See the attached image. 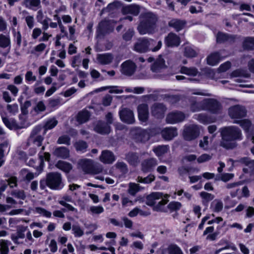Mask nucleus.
Returning <instances> with one entry per match:
<instances>
[{
  "label": "nucleus",
  "instance_id": "f257e3e1",
  "mask_svg": "<svg viewBox=\"0 0 254 254\" xmlns=\"http://www.w3.org/2000/svg\"><path fill=\"white\" fill-rule=\"evenodd\" d=\"M222 140L220 145L226 149H233L237 145L236 140H241L243 134L241 129L237 127L231 126L221 129Z\"/></svg>",
  "mask_w": 254,
  "mask_h": 254
},
{
  "label": "nucleus",
  "instance_id": "f03ea898",
  "mask_svg": "<svg viewBox=\"0 0 254 254\" xmlns=\"http://www.w3.org/2000/svg\"><path fill=\"white\" fill-rule=\"evenodd\" d=\"M139 18L137 30L141 35L150 34L155 31L158 20L156 14L150 11L142 13Z\"/></svg>",
  "mask_w": 254,
  "mask_h": 254
},
{
  "label": "nucleus",
  "instance_id": "7ed1b4c3",
  "mask_svg": "<svg viewBox=\"0 0 254 254\" xmlns=\"http://www.w3.org/2000/svg\"><path fill=\"white\" fill-rule=\"evenodd\" d=\"M169 195L161 192H153L147 195L146 204L152 207L155 211L166 212L165 206L168 202Z\"/></svg>",
  "mask_w": 254,
  "mask_h": 254
},
{
  "label": "nucleus",
  "instance_id": "20e7f679",
  "mask_svg": "<svg viewBox=\"0 0 254 254\" xmlns=\"http://www.w3.org/2000/svg\"><path fill=\"white\" fill-rule=\"evenodd\" d=\"M40 130V127H35L28 139L27 144L30 147V153L31 155L35 154L37 152V148L42 145L44 137L39 134Z\"/></svg>",
  "mask_w": 254,
  "mask_h": 254
},
{
  "label": "nucleus",
  "instance_id": "39448f33",
  "mask_svg": "<svg viewBox=\"0 0 254 254\" xmlns=\"http://www.w3.org/2000/svg\"><path fill=\"white\" fill-rule=\"evenodd\" d=\"M47 186L52 190H60L64 187L62 175L57 172L49 173L46 176Z\"/></svg>",
  "mask_w": 254,
  "mask_h": 254
},
{
  "label": "nucleus",
  "instance_id": "423d86ee",
  "mask_svg": "<svg viewBox=\"0 0 254 254\" xmlns=\"http://www.w3.org/2000/svg\"><path fill=\"white\" fill-rule=\"evenodd\" d=\"M200 134L199 128L196 125H190L185 127L184 130V138L187 140H191L197 137Z\"/></svg>",
  "mask_w": 254,
  "mask_h": 254
},
{
  "label": "nucleus",
  "instance_id": "0eeeda50",
  "mask_svg": "<svg viewBox=\"0 0 254 254\" xmlns=\"http://www.w3.org/2000/svg\"><path fill=\"white\" fill-rule=\"evenodd\" d=\"M228 113L231 119L237 120L246 115V110L244 107L238 105L229 108Z\"/></svg>",
  "mask_w": 254,
  "mask_h": 254
},
{
  "label": "nucleus",
  "instance_id": "6e6552de",
  "mask_svg": "<svg viewBox=\"0 0 254 254\" xmlns=\"http://www.w3.org/2000/svg\"><path fill=\"white\" fill-rule=\"evenodd\" d=\"M131 134L134 139L138 142H144L149 139L148 132L140 128H135L131 130Z\"/></svg>",
  "mask_w": 254,
  "mask_h": 254
},
{
  "label": "nucleus",
  "instance_id": "1a4fd4ad",
  "mask_svg": "<svg viewBox=\"0 0 254 254\" xmlns=\"http://www.w3.org/2000/svg\"><path fill=\"white\" fill-rule=\"evenodd\" d=\"M185 118V115L181 112H172L169 113L166 117V122L169 124H176L183 121Z\"/></svg>",
  "mask_w": 254,
  "mask_h": 254
},
{
  "label": "nucleus",
  "instance_id": "9d476101",
  "mask_svg": "<svg viewBox=\"0 0 254 254\" xmlns=\"http://www.w3.org/2000/svg\"><path fill=\"white\" fill-rule=\"evenodd\" d=\"M121 120L127 124H132L134 122V116L133 112L128 109L124 108L120 112Z\"/></svg>",
  "mask_w": 254,
  "mask_h": 254
},
{
  "label": "nucleus",
  "instance_id": "9b49d317",
  "mask_svg": "<svg viewBox=\"0 0 254 254\" xmlns=\"http://www.w3.org/2000/svg\"><path fill=\"white\" fill-rule=\"evenodd\" d=\"M93 160L84 158L80 159L77 162L78 168L82 170L85 173L89 174L93 166Z\"/></svg>",
  "mask_w": 254,
  "mask_h": 254
},
{
  "label": "nucleus",
  "instance_id": "f8f14e48",
  "mask_svg": "<svg viewBox=\"0 0 254 254\" xmlns=\"http://www.w3.org/2000/svg\"><path fill=\"white\" fill-rule=\"evenodd\" d=\"M121 72L126 75H131L135 71L136 66L135 64L131 61L128 60L122 64Z\"/></svg>",
  "mask_w": 254,
  "mask_h": 254
},
{
  "label": "nucleus",
  "instance_id": "ddd939ff",
  "mask_svg": "<svg viewBox=\"0 0 254 254\" xmlns=\"http://www.w3.org/2000/svg\"><path fill=\"white\" fill-rule=\"evenodd\" d=\"M134 50L138 53L148 52L147 38H142L137 40L134 45Z\"/></svg>",
  "mask_w": 254,
  "mask_h": 254
},
{
  "label": "nucleus",
  "instance_id": "4468645a",
  "mask_svg": "<svg viewBox=\"0 0 254 254\" xmlns=\"http://www.w3.org/2000/svg\"><path fill=\"white\" fill-rule=\"evenodd\" d=\"M110 23L111 21H110L104 20L99 24L97 31V36L98 37H102L106 33L112 31L113 28L110 29L109 27Z\"/></svg>",
  "mask_w": 254,
  "mask_h": 254
},
{
  "label": "nucleus",
  "instance_id": "2eb2a0df",
  "mask_svg": "<svg viewBox=\"0 0 254 254\" xmlns=\"http://www.w3.org/2000/svg\"><path fill=\"white\" fill-rule=\"evenodd\" d=\"M166 67L167 65L165 64V60L161 57H159L152 64L151 70L153 72L158 73L161 72Z\"/></svg>",
  "mask_w": 254,
  "mask_h": 254
},
{
  "label": "nucleus",
  "instance_id": "dca6fc26",
  "mask_svg": "<svg viewBox=\"0 0 254 254\" xmlns=\"http://www.w3.org/2000/svg\"><path fill=\"white\" fill-rule=\"evenodd\" d=\"M100 160L105 164H111L115 161V156L113 153L109 150H103L99 157Z\"/></svg>",
  "mask_w": 254,
  "mask_h": 254
},
{
  "label": "nucleus",
  "instance_id": "f3484780",
  "mask_svg": "<svg viewBox=\"0 0 254 254\" xmlns=\"http://www.w3.org/2000/svg\"><path fill=\"white\" fill-rule=\"evenodd\" d=\"M137 111L139 120L142 122H145L149 116L148 106L145 104L139 105L137 108Z\"/></svg>",
  "mask_w": 254,
  "mask_h": 254
},
{
  "label": "nucleus",
  "instance_id": "a211bd4d",
  "mask_svg": "<svg viewBox=\"0 0 254 254\" xmlns=\"http://www.w3.org/2000/svg\"><path fill=\"white\" fill-rule=\"evenodd\" d=\"M157 165V161L155 158L144 160L141 163V170L144 172L151 171Z\"/></svg>",
  "mask_w": 254,
  "mask_h": 254
},
{
  "label": "nucleus",
  "instance_id": "6ab92c4d",
  "mask_svg": "<svg viewBox=\"0 0 254 254\" xmlns=\"http://www.w3.org/2000/svg\"><path fill=\"white\" fill-rule=\"evenodd\" d=\"M166 108L162 104H155L151 108V114L154 117L159 118L163 117Z\"/></svg>",
  "mask_w": 254,
  "mask_h": 254
},
{
  "label": "nucleus",
  "instance_id": "aec40b11",
  "mask_svg": "<svg viewBox=\"0 0 254 254\" xmlns=\"http://www.w3.org/2000/svg\"><path fill=\"white\" fill-rule=\"evenodd\" d=\"M162 136L164 139L170 140L178 135L177 129L174 127H166L161 132Z\"/></svg>",
  "mask_w": 254,
  "mask_h": 254
},
{
  "label": "nucleus",
  "instance_id": "412c9836",
  "mask_svg": "<svg viewBox=\"0 0 254 254\" xmlns=\"http://www.w3.org/2000/svg\"><path fill=\"white\" fill-rule=\"evenodd\" d=\"M113 60V56L109 53L98 54L97 55V61L98 63L105 65L110 64Z\"/></svg>",
  "mask_w": 254,
  "mask_h": 254
},
{
  "label": "nucleus",
  "instance_id": "4be33fe9",
  "mask_svg": "<svg viewBox=\"0 0 254 254\" xmlns=\"http://www.w3.org/2000/svg\"><path fill=\"white\" fill-rule=\"evenodd\" d=\"M165 43L168 46H178L180 43V40L177 35L171 33L166 38Z\"/></svg>",
  "mask_w": 254,
  "mask_h": 254
},
{
  "label": "nucleus",
  "instance_id": "5701e85b",
  "mask_svg": "<svg viewBox=\"0 0 254 254\" xmlns=\"http://www.w3.org/2000/svg\"><path fill=\"white\" fill-rule=\"evenodd\" d=\"M139 11V6L135 4H130L124 7L122 9V12L124 14H131L133 15H137Z\"/></svg>",
  "mask_w": 254,
  "mask_h": 254
},
{
  "label": "nucleus",
  "instance_id": "b1692460",
  "mask_svg": "<svg viewBox=\"0 0 254 254\" xmlns=\"http://www.w3.org/2000/svg\"><path fill=\"white\" fill-rule=\"evenodd\" d=\"M96 132L101 134H108L110 132V127L108 124L99 122L94 127Z\"/></svg>",
  "mask_w": 254,
  "mask_h": 254
},
{
  "label": "nucleus",
  "instance_id": "393cba45",
  "mask_svg": "<svg viewBox=\"0 0 254 254\" xmlns=\"http://www.w3.org/2000/svg\"><path fill=\"white\" fill-rule=\"evenodd\" d=\"M162 45V43L161 41H156L152 39L147 38L148 51L156 52L161 48Z\"/></svg>",
  "mask_w": 254,
  "mask_h": 254
},
{
  "label": "nucleus",
  "instance_id": "a878e982",
  "mask_svg": "<svg viewBox=\"0 0 254 254\" xmlns=\"http://www.w3.org/2000/svg\"><path fill=\"white\" fill-rule=\"evenodd\" d=\"M208 110L213 113H218L221 107L220 103L215 100L209 99L207 101Z\"/></svg>",
  "mask_w": 254,
  "mask_h": 254
},
{
  "label": "nucleus",
  "instance_id": "bb28decb",
  "mask_svg": "<svg viewBox=\"0 0 254 254\" xmlns=\"http://www.w3.org/2000/svg\"><path fill=\"white\" fill-rule=\"evenodd\" d=\"M24 3L26 7L34 10L41 7V0H24Z\"/></svg>",
  "mask_w": 254,
  "mask_h": 254
},
{
  "label": "nucleus",
  "instance_id": "cd10ccee",
  "mask_svg": "<svg viewBox=\"0 0 254 254\" xmlns=\"http://www.w3.org/2000/svg\"><path fill=\"white\" fill-rule=\"evenodd\" d=\"M90 113L87 110H82L78 113L76 116V121L80 124H83L88 121Z\"/></svg>",
  "mask_w": 254,
  "mask_h": 254
},
{
  "label": "nucleus",
  "instance_id": "c85d7f7f",
  "mask_svg": "<svg viewBox=\"0 0 254 254\" xmlns=\"http://www.w3.org/2000/svg\"><path fill=\"white\" fill-rule=\"evenodd\" d=\"M207 63L209 65L214 66L216 65L221 60L220 56L218 53H213L207 58Z\"/></svg>",
  "mask_w": 254,
  "mask_h": 254
},
{
  "label": "nucleus",
  "instance_id": "c756f323",
  "mask_svg": "<svg viewBox=\"0 0 254 254\" xmlns=\"http://www.w3.org/2000/svg\"><path fill=\"white\" fill-rule=\"evenodd\" d=\"M104 211V208L101 205L90 206L88 210V213L92 216H98Z\"/></svg>",
  "mask_w": 254,
  "mask_h": 254
},
{
  "label": "nucleus",
  "instance_id": "7c9ffc66",
  "mask_svg": "<svg viewBox=\"0 0 254 254\" xmlns=\"http://www.w3.org/2000/svg\"><path fill=\"white\" fill-rule=\"evenodd\" d=\"M11 41L9 35H4L0 34V47L1 48H6L10 47Z\"/></svg>",
  "mask_w": 254,
  "mask_h": 254
},
{
  "label": "nucleus",
  "instance_id": "2f4dec72",
  "mask_svg": "<svg viewBox=\"0 0 254 254\" xmlns=\"http://www.w3.org/2000/svg\"><path fill=\"white\" fill-rule=\"evenodd\" d=\"M194 118L203 124H208L214 122L215 121V119L208 117L205 115L202 114L195 115L194 116Z\"/></svg>",
  "mask_w": 254,
  "mask_h": 254
},
{
  "label": "nucleus",
  "instance_id": "473e14b6",
  "mask_svg": "<svg viewBox=\"0 0 254 254\" xmlns=\"http://www.w3.org/2000/svg\"><path fill=\"white\" fill-rule=\"evenodd\" d=\"M185 21L177 19H172L169 22V25L170 27H173L177 31L182 29L185 26Z\"/></svg>",
  "mask_w": 254,
  "mask_h": 254
},
{
  "label": "nucleus",
  "instance_id": "72a5a7b5",
  "mask_svg": "<svg viewBox=\"0 0 254 254\" xmlns=\"http://www.w3.org/2000/svg\"><path fill=\"white\" fill-rule=\"evenodd\" d=\"M54 154L62 158H66L69 155V151L64 147H60L55 149Z\"/></svg>",
  "mask_w": 254,
  "mask_h": 254
},
{
  "label": "nucleus",
  "instance_id": "f704fd0d",
  "mask_svg": "<svg viewBox=\"0 0 254 254\" xmlns=\"http://www.w3.org/2000/svg\"><path fill=\"white\" fill-rule=\"evenodd\" d=\"M143 189L139 184L130 183L128 185V193L131 195L134 196L136 193Z\"/></svg>",
  "mask_w": 254,
  "mask_h": 254
},
{
  "label": "nucleus",
  "instance_id": "c9c22d12",
  "mask_svg": "<svg viewBox=\"0 0 254 254\" xmlns=\"http://www.w3.org/2000/svg\"><path fill=\"white\" fill-rule=\"evenodd\" d=\"M126 159L132 166H136L139 163L138 156L136 153H128L126 156Z\"/></svg>",
  "mask_w": 254,
  "mask_h": 254
},
{
  "label": "nucleus",
  "instance_id": "e433bc0d",
  "mask_svg": "<svg viewBox=\"0 0 254 254\" xmlns=\"http://www.w3.org/2000/svg\"><path fill=\"white\" fill-rule=\"evenodd\" d=\"M56 166L59 169L66 173H68L72 169V166L70 163L63 161H59L56 164Z\"/></svg>",
  "mask_w": 254,
  "mask_h": 254
},
{
  "label": "nucleus",
  "instance_id": "4c0bfd02",
  "mask_svg": "<svg viewBox=\"0 0 254 254\" xmlns=\"http://www.w3.org/2000/svg\"><path fill=\"white\" fill-rule=\"evenodd\" d=\"M139 214L141 216H146L150 214V212L148 211H144L138 207H135L131 210L128 214L130 217H133Z\"/></svg>",
  "mask_w": 254,
  "mask_h": 254
},
{
  "label": "nucleus",
  "instance_id": "58836bf2",
  "mask_svg": "<svg viewBox=\"0 0 254 254\" xmlns=\"http://www.w3.org/2000/svg\"><path fill=\"white\" fill-rule=\"evenodd\" d=\"M169 150V147L167 145L158 146L154 148L153 150L158 157H160L166 154Z\"/></svg>",
  "mask_w": 254,
  "mask_h": 254
},
{
  "label": "nucleus",
  "instance_id": "ea45409f",
  "mask_svg": "<svg viewBox=\"0 0 254 254\" xmlns=\"http://www.w3.org/2000/svg\"><path fill=\"white\" fill-rule=\"evenodd\" d=\"M72 232L74 236L79 238L83 236L84 231L78 224H74L72 226Z\"/></svg>",
  "mask_w": 254,
  "mask_h": 254
},
{
  "label": "nucleus",
  "instance_id": "a19ab883",
  "mask_svg": "<svg viewBox=\"0 0 254 254\" xmlns=\"http://www.w3.org/2000/svg\"><path fill=\"white\" fill-rule=\"evenodd\" d=\"M181 72L182 73L186 74L190 76H195L198 73L197 69L196 68H188L186 66H183L181 68Z\"/></svg>",
  "mask_w": 254,
  "mask_h": 254
},
{
  "label": "nucleus",
  "instance_id": "79ce46f5",
  "mask_svg": "<svg viewBox=\"0 0 254 254\" xmlns=\"http://www.w3.org/2000/svg\"><path fill=\"white\" fill-rule=\"evenodd\" d=\"M74 146L76 151L83 153L86 151L88 145L86 142L79 140L74 143Z\"/></svg>",
  "mask_w": 254,
  "mask_h": 254
},
{
  "label": "nucleus",
  "instance_id": "37998d69",
  "mask_svg": "<svg viewBox=\"0 0 254 254\" xmlns=\"http://www.w3.org/2000/svg\"><path fill=\"white\" fill-rule=\"evenodd\" d=\"M33 211L35 213L47 218H50L52 216V213L51 212L42 207H36L34 208Z\"/></svg>",
  "mask_w": 254,
  "mask_h": 254
},
{
  "label": "nucleus",
  "instance_id": "c03bdc74",
  "mask_svg": "<svg viewBox=\"0 0 254 254\" xmlns=\"http://www.w3.org/2000/svg\"><path fill=\"white\" fill-rule=\"evenodd\" d=\"M211 207L213 211L218 212L221 211L223 208V204L222 201L216 199L214 200L211 203Z\"/></svg>",
  "mask_w": 254,
  "mask_h": 254
},
{
  "label": "nucleus",
  "instance_id": "a18cd8bd",
  "mask_svg": "<svg viewBox=\"0 0 254 254\" xmlns=\"http://www.w3.org/2000/svg\"><path fill=\"white\" fill-rule=\"evenodd\" d=\"M11 195L16 198L24 200L26 198L25 191L22 190H14L11 191Z\"/></svg>",
  "mask_w": 254,
  "mask_h": 254
},
{
  "label": "nucleus",
  "instance_id": "49530a36",
  "mask_svg": "<svg viewBox=\"0 0 254 254\" xmlns=\"http://www.w3.org/2000/svg\"><path fill=\"white\" fill-rule=\"evenodd\" d=\"M182 204L178 201H172L167 205V208L171 211H178L182 207Z\"/></svg>",
  "mask_w": 254,
  "mask_h": 254
},
{
  "label": "nucleus",
  "instance_id": "de8ad7c7",
  "mask_svg": "<svg viewBox=\"0 0 254 254\" xmlns=\"http://www.w3.org/2000/svg\"><path fill=\"white\" fill-rule=\"evenodd\" d=\"M155 178V177L153 175L150 174L145 178H142L141 177L138 176L136 179V181L138 182L141 183L150 184L154 181Z\"/></svg>",
  "mask_w": 254,
  "mask_h": 254
},
{
  "label": "nucleus",
  "instance_id": "09e8293b",
  "mask_svg": "<svg viewBox=\"0 0 254 254\" xmlns=\"http://www.w3.org/2000/svg\"><path fill=\"white\" fill-rule=\"evenodd\" d=\"M58 123V121L55 118L48 120L44 126L45 131L48 129H51L55 127L57 125Z\"/></svg>",
  "mask_w": 254,
  "mask_h": 254
},
{
  "label": "nucleus",
  "instance_id": "8fccbe9b",
  "mask_svg": "<svg viewBox=\"0 0 254 254\" xmlns=\"http://www.w3.org/2000/svg\"><path fill=\"white\" fill-rule=\"evenodd\" d=\"M234 123L239 124L240 126L246 131H248L251 126V123L248 120L242 121L235 120Z\"/></svg>",
  "mask_w": 254,
  "mask_h": 254
},
{
  "label": "nucleus",
  "instance_id": "3c124183",
  "mask_svg": "<svg viewBox=\"0 0 254 254\" xmlns=\"http://www.w3.org/2000/svg\"><path fill=\"white\" fill-rule=\"evenodd\" d=\"M0 247V254H8L9 248L7 241L2 239Z\"/></svg>",
  "mask_w": 254,
  "mask_h": 254
},
{
  "label": "nucleus",
  "instance_id": "603ef678",
  "mask_svg": "<svg viewBox=\"0 0 254 254\" xmlns=\"http://www.w3.org/2000/svg\"><path fill=\"white\" fill-rule=\"evenodd\" d=\"M200 196L201 197V198L203 199V203L204 202H208L211 200H212L214 198V195L206 192L205 191H202L200 192Z\"/></svg>",
  "mask_w": 254,
  "mask_h": 254
},
{
  "label": "nucleus",
  "instance_id": "864d4df0",
  "mask_svg": "<svg viewBox=\"0 0 254 254\" xmlns=\"http://www.w3.org/2000/svg\"><path fill=\"white\" fill-rule=\"evenodd\" d=\"M185 55L188 57H194L197 55V52L191 47L187 46L185 48Z\"/></svg>",
  "mask_w": 254,
  "mask_h": 254
},
{
  "label": "nucleus",
  "instance_id": "5fc2aeb1",
  "mask_svg": "<svg viewBox=\"0 0 254 254\" xmlns=\"http://www.w3.org/2000/svg\"><path fill=\"white\" fill-rule=\"evenodd\" d=\"M244 47L248 50L254 49V38H248L246 39L244 43Z\"/></svg>",
  "mask_w": 254,
  "mask_h": 254
},
{
  "label": "nucleus",
  "instance_id": "6e6d98bb",
  "mask_svg": "<svg viewBox=\"0 0 254 254\" xmlns=\"http://www.w3.org/2000/svg\"><path fill=\"white\" fill-rule=\"evenodd\" d=\"M241 162L248 166L251 171L254 172V160H251L248 158H244L241 159Z\"/></svg>",
  "mask_w": 254,
  "mask_h": 254
},
{
  "label": "nucleus",
  "instance_id": "4d7b16f0",
  "mask_svg": "<svg viewBox=\"0 0 254 254\" xmlns=\"http://www.w3.org/2000/svg\"><path fill=\"white\" fill-rule=\"evenodd\" d=\"M168 250L169 254H183L180 248L176 245L169 246Z\"/></svg>",
  "mask_w": 254,
  "mask_h": 254
},
{
  "label": "nucleus",
  "instance_id": "13d9d810",
  "mask_svg": "<svg viewBox=\"0 0 254 254\" xmlns=\"http://www.w3.org/2000/svg\"><path fill=\"white\" fill-rule=\"evenodd\" d=\"M70 139L69 137L67 135H62V136H60L58 138V139L57 140V143L59 144H64L69 145L70 144Z\"/></svg>",
  "mask_w": 254,
  "mask_h": 254
},
{
  "label": "nucleus",
  "instance_id": "bf43d9fd",
  "mask_svg": "<svg viewBox=\"0 0 254 254\" xmlns=\"http://www.w3.org/2000/svg\"><path fill=\"white\" fill-rule=\"evenodd\" d=\"M217 42L218 43H223L229 40V36L228 35L219 32L217 35Z\"/></svg>",
  "mask_w": 254,
  "mask_h": 254
},
{
  "label": "nucleus",
  "instance_id": "052dcab7",
  "mask_svg": "<svg viewBox=\"0 0 254 254\" xmlns=\"http://www.w3.org/2000/svg\"><path fill=\"white\" fill-rule=\"evenodd\" d=\"M212 158V155L204 153L200 155L197 158V161L198 163H202L210 160Z\"/></svg>",
  "mask_w": 254,
  "mask_h": 254
},
{
  "label": "nucleus",
  "instance_id": "680f3d73",
  "mask_svg": "<svg viewBox=\"0 0 254 254\" xmlns=\"http://www.w3.org/2000/svg\"><path fill=\"white\" fill-rule=\"evenodd\" d=\"M25 19L28 27L30 29L33 28L35 23L34 16L33 15H27Z\"/></svg>",
  "mask_w": 254,
  "mask_h": 254
},
{
  "label": "nucleus",
  "instance_id": "e2e57ef3",
  "mask_svg": "<svg viewBox=\"0 0 254 254\" xmlns=\"http://www.w3.org/2000/svg\"><path fill=\"white\" fill-rule=\"evenodd\" d=\"M6 109L9 113L12 115H15L18 112V106L16 104L7 105L6 106Z\"/></svg>",
  "mask_w": 254,
  "mask_h": 254
},
{
  "label": "nucleus",
  "instance_id": "0e129e2a",
  "mask_svg": "<svg viewBox=\"0 0 254 254\" xmlns=\"http://www.w3.org/2000/svg\"><path fill=\"white\" fill-rule=\"evenodd\" d=\"M209 141L208 137L205 136L199 141V146L200 148L206 150L208 148Z\"/></svg>",
  "mask_w": 254,
  "mask_h": 254
},
{
  "label": "nucleus",
  "instance_id": "69168bd1",
  "mask_svg": "<svg viewBox=\"0 0 254 254\" xmlns=\"http://www.w3.org/2000/svg\"><path fill=\"white\" fill-rule=\"evenodd\" d=\"M17 178L14 176H11L7 180L8 185L11 188L17 186Z\"/></svg>",
  "mask_w": 254,
  "mask_h": 254
},
{
  "label": "nucleus",
  "instance_id": "338daca9",
  "mask_svg": "<svg viewBox=\"0 0 254 254\" xmlns=\"http://www.w3.org/2000/svg\"><path fill=\"white\" fill-rule=\"evenodd\" d=\"M27 230V227L21 226L17 229V237L19 239H24L25 238V232Z\"/></svg>",
  "mask_w": 254,
  "mask_h": 254
},
{
  "label": "nucleus",
  "instance_id": "774afa93",
  "mask_svg": "<svg viewBox=\"0 0 254 254\" xmlns=\"http://www.w3.org/2000/svg\"><path fill=\"white\" fill-rule=\"evenodd\" d=\"M103 171L102 166L101 165H94L93 163V166L91 168V171L90 174H97L100 173Z\"/></svg>",
  "mask_w": 254,
  "mask_h": 254
}]
</instances>
